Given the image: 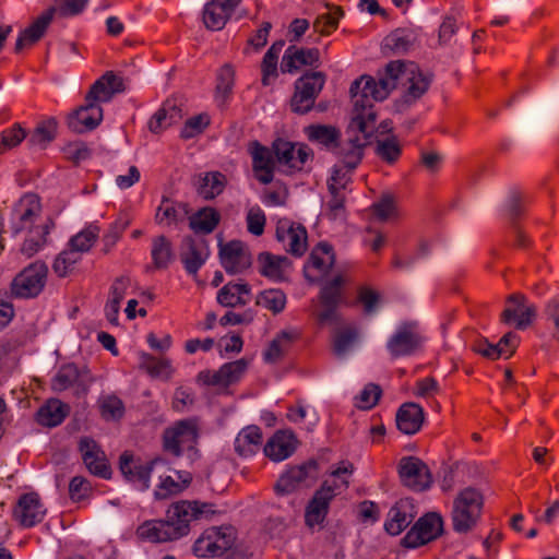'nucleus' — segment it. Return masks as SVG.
<instances>
[{
	"instance_id": "f257e3e1",
	"label": "nucleus",
	"mask_w": 559,
	"mask_h": 559,
	"mask_svg": "<svg viewBox=\"0 0 559 559\" xmlns=\"http://www.w3.org/2000/svg\"><path fill=\"white\" fill-rule=\"evenodd\" d=\"M397 81H401L405 87L402 95L403 102L411 105L427 93L432 76L423 73L414 62L395 60L385 66L383 73H378V80L370 75H362L355 80L349 92L359 96L358 104L367 109L366 115L369 120H372L377 118L373 103L384 100L396 87Z\"/></svg>"
},
{
	"instance_id": "f03ea898",
	"label": "nucleus",
	"mask_w": 559,
	"mask_h": 559,
	"mask_svg": "<svg viewBox=\"0 0 559 559\" xmlns=\"http://www.w3.org/2000/svg\"><path fill=\"white\" fill-rule=\"evenodd\" d=\"M215 514L214 504L200 501L180 500L174 502L163 520H148L136 528V537L143 542L167 543L186 536L190 522L210 519Z\"/></svg>"
},
{
	"instance_id": "7ed1b4c3",
	"label": "nucleus",
	"mask_w": 559,
	"mask_h": 559,
	"mask_svg": "<svg viewBox=\"0 0 559 559\" xmlns=\"http://www.w3.org/2000/svg\"><path fill=\"white\" fill-rule=\"evenodd\" d=\"M43 205L35 193L23 194L12 206L9 227L13 235L26 233L21 253L26 258L35 255L47 243V237L55 228V221L46 217L41 221Z\"/></svg>"
},
{
	"instance_id": "20e7f679",
	"label": "nucleus",
	"mask_w": 559,
	"mask_h": 559,
	"mask_svg": "<svg viewBox=\"0 0 559 559\" xmlns=\"http://www.w3.org/2000/svg\"><path fill=\"white\" fill-rule=\"evenodd\" d=\"M354 109L353 117L347 128L348 138L342 143H337L334 153L341 159L345 167L349 170L355 169L362 159L364 148L369 143V139L373 132L376 118L369 120L364 106L359 103V96L350 93Z\"/></svg>"
},
{
	"instance_id": "39448f33",
	"label": "nucleus",
	"mask_w": 559,
	"mask_h": 559,
	"mask_svg": "<svg viewBox=\"0 0 559 559\" xmlns=\"http://www.w3.org/2000/svg\"><path fill=\"white\" fill-rule=\"evenodd\" d=\"M484 507L481 492L473 487L462 489L453 500L451 521L453 530L466 534L477 525Z\"/></svg>"
},
{
	"instance_id": "423d86ee",
	"label": "nucleus",
	"mask_w": 559,
	"mask_h": 559,
	"mask_svg": "<svg viewBox=\"0 0 559 559\" xmlns=\"http://www.w3.org/2000/svg\"><path fill=\"white\" fill-rule=\"evenodd\" d=\"M201 433L199 417H190L175 421L167 427L162 437L164 451L176 457L182 455L183 450H195Z\"/></svg>"
},
{
	"instance_id": "0eeeda50",
	"label": "nucleus",
	"mask_w": 559,
	"mask_h": 559,
	"mask_svg": "<svg viewBox=\"0 0 559 559\" xmlns=\"http://www.w3.org/2000/svg\"><path fill=\"white\" fill-rule=\"evenodd\" d=\"M48 267L41 261H35L17 273L10 285L14 298L28 299L37 297L47 281Z\"/></svg>"
},
{
	"instance_id": "6e6552de",
	"label": "nucleus",
	"mask_w": 559,
	"mask_h": 559,
	"mask_svg": "<svg viewBox=\"0 0 559 559\" xmlns=\"http://www.w3.org/2000/svg\"><path fill=\"white\" fill-rule=\"evenodd\" d=\"M325 84V74L322 72H307L295 82V91L290 99L294 112L305 115L309 112Z\"/></svg>"
},
{
	"instance_id": "1a4fd4ad",
	"label": "nucleus",
	"mask_w": 559,
	"mask_h": 559,
	"mask_svg": "<svg viewBox=\"0 0 559 559\" xmlns=\"http://www.w3.org/2000/svg\"><path fill=\"white\" fill-rule=\"evenodd\" d=\"M236 540L235 530L230 526L206 528L194 542L193 554L200 558L218 557L229 550Z\"/></svg>"
},
{
	"instance_id": "9d476101",
	"label": "nucleus",
	"mask_w": 559,
	"mask_h": 559,
	"mask_svg": "<svg viewBox=\"0 0 559 559\" xmlns=\"http://www.w3.org/2000/svg\"><path fill=\"white\" fill-rule=\"evenodd\" d=\"M424 336L416 322H404L391 335L386 349L392 359L416 354L423 347Z\"/></svg>"
},
{
	"instance_id": "9b49d317",
	"label": "nucleus",
	"mask_w": 559,
	"mask_h": 559,
	"mask_svg": "<svg viewBox=\"0 0 559 559\" xmlns=\"http://www.w3.org/2000/svg\"><path fill=\"white\" fill-rule=\"evenodd\" d=\"M443 533V519L437 512H428L420 516L414 526L402 538L405 548H417L437 539Z\"/></svg>"
},
{
	"instance_id": "f8f14e48",
	"label": "nucleus",
	"mask_w": 559,
	"mask_h": 559,
	"mask_svg": "<svg viewBox=\"0 0 559 559\" xmlns=\"http://www.w3.org/2000/svg\"><path fill=\"white\" fill-rule=\"evenodd\" d=\"M338 485L335 480H324L317 489L305 509V523L309 528L322 525L330 510L331 501L336 497Z\"/></svg>"
},
{
	"instance_id": "ddd939ff",
	"label": "nucleus",
	"mask_w": 559,
	"mask_h": 559,
	"mask_svg": "<svg viewBox=\"0 0 559 559\" xmlns=\"http://www.w3.org/2000/svg\"><path fill=\"white\" fill-rule=\"evenodd\" d=\"M272 151L278 165L286 167L289 171H301L306 164L313 158L312 150L306 144L297 146L283 139L273 142Z\"/></svg>"
},
{
	"instance_id": "4468645a",
	"label": "nucleus",
	"mask_w": 559,
	"mask_h": 559,
	"mask_svg": "<svg viewBox=\"0 0 559 559\" xmlns=\"http://www.w3.org/2000/svg\"><path fill=\"white\" fill-rule=\"evenodd\" d=\"M166 463V460L159 456L143 463L140 460H135L131 452L124 451L120 455L119 468L129 481L138 483L142 490H146L150 488V477L153 469Z\"/></svg>"
},
{
	"instance_id": "2eb2a0df",
	"label": "nucleus",
	"mask_w": 559,
	"mask_h": 559,
	"mask_svg": "<svg viewBox=\"0 0 559 559\" xmlns=\"http://www.w3.org/2000/svg\"><path fill=\"white\" fill-rule=\"evenodd\" d=\"M399 475L402 484L414 491H424L432 484L429 467L416 456H404L400 460Z\"/></svg>"
},
{
	"instance_id": "dca6fc26",
	"label": "nucleus",
	"mask_w": 559,
	"mask_h": 559,
	"mask_svg": "<svg viewBox=\"0 0 559 559\" xmlns=\"http://www.w3.org/2000/svg\"><path fill=\"white\" fill-rule=\"evenodd\" d=\"M276 239L294 257H302L308 249L306 227L288 218L278 219L276 224Z\"/></svg>"
},
{
	"instance_id": "f3484780",
	"label": "nucleus",
	"mask_w": 559,
	"mask_h": 559,
	"mask_svg": "<svg viewBox=\"0 0 559 559\" xmlns=\"http://www.w3.org/2000/svg\"><path fill=\"white\" fill-rule=\"evenodd\" d=\"M344 283V277L336 275L321 288L319 294L321 309L316 313L319 323L325 324L337 321V308L342 299V286Z\"/></svg>"
},
{
	"instance_id": "a211bd4d",
	"label": "nucleus",
	"mask_w": 559,
	"mask_h": 559,
	"mask_svg": "<svg viewBox=\"0 0 559 559\" xmlns=\"http://www.w3.org/2000/svg\"><path fill=\"white\" fill-rule=\"evenodd\" d=\"M92 382L87 370H81L75 364L62 365L51 380V389L55 392H62L70 388L75 389V393L86 394Z\"/></svg>"
},
{
	"instance_id": "6ab92c4d",
	"label": "nucleus",
	"mask_w": 559,
	"mask_h": 559,
	"mask_svg": "<svg viewBox=\"0 0 559 559\" xmlns=\"http://www.w3.org/2000/svg\"><path fill=\"white\" fill-rule=\"evenodd\" d=\"M248 368L246 359L224 364L218 370H203L198 374V381L204 385L227 388L241 379Z\"/></svg>"
},
{
	"instance_id": "aec40b11",
	"label": "nucleus",
	"mask_w": 559,
	"mask_h": 559,
	"mask_svg": "<svg viewBox=\"0 0 559 559\" xmlns=\"http://www.w3.org/2000/svg\"><path fill=\"white\" fill-rule=\"evenodd\" d=\"M219 259L222 266L229 274L242 273L252 263L248 247L240 240L219 243Z\"/></svg>"
},
{
	"instance_id": "412c9836",
	"label": "nucleus",
	"mask_w": 559,
	"mask_h": 559,
	"mask_svg": "<svg viewBox=\"0 0 559 559\" xmlns=\"http://www.w3.org/2000/svg\"><path fill=\"white\" fill-rule=\"evenodd\" d=\"M45 514L46 509L41 503L39 495L36 492L22 495L13 509V519L22 527L26 528L40 523Z\"/></svg>"
},
{
	"instance_id": "4be33fe9",
	"label": "nucleus",
	"mask_w": 559,
	"mask_h": 559,
	"mask_svg": "<svg viewBox=\"0 0 559 559\" xmlns=\"http://www.w3.org/2000/svg\"><path fill=\"white\" fill-rule=\"evenodd\" d=\"M79 451L86 468L93 475L105 479L110 478L111 468L106 454L94 439L90 437L81 438L79 441Z\"/></svg>"
},
{
	"instance_id": "5701e85b",
	"label": "nucleus",
	"mask_w": 559,
	"mask_h": 559,
	"mask_svg": "<svg viewBox=\"0 0 559 559\" xmlns=\"http://www.w3.org/2000/svg\"><path fill=\"white\" fill-rule=\"evenodd\" d=\"M350 179L341 169H334L332 177L328 181L330 199L325 202V215L330 219L343 217L346 212L345 190Z\"/></svg>"
},
{
	"instance_id": "b1692460",
	"label": "nucleus",
	"mask_w": 559,
	"mask_h": 559,
	"mask_svg": "<svg viewBox=\"0 0 559 559\" xmlns=\"http://www.w3.org/2000/svg\"><path fill=\"white\" fill-rule=\"evenodd\" d=\"M525 296L512 294L507 299V307L501 313V321L504 323L514 322L516 329L524 330L530 326L536 317V307L525 304Z\"/></svg>"
},
{
	"instance_id": "393cba45",
	"label": "nucleus",
	"mask_w": 559,
	"mask_h": 559,
	"mask_svg": "<svg viewBox=\"0 0 559 559\" xmlns=\"http://www.w3.org/2000/svg\"><path fill=\"white\" fill-rule=\"evenodd\" d=\"M418 509L409 498L400 499L389 510L384 523V530L388 534L396 536L401 534L415 520Z\"/></svg>"
},
{
	"instance_id": "a878e982",
	"label": "nucleus",
	"mask_w": 559,
	"mask_h": 559,
	"mask_svg": "<svg viewBox=\"0 0 559 559\" xmlns=\"http://www.w3.org/2000/svg\"><path fill=\"white\" fill-rule=\"evenodd\" d=\"M319 62L320 51L318 48H302L290 45L283 55L281 71L294 74L304 67H318Z\"/></svg>"
},
{
	"instance_id": "bb28decb",
	"label": "nucleus",
	"mask_w": 559,
	"mask_h": 559,
	"mask_svg": "<svg viewBox=\"0 0 559 559\" xmlns=\"http://www.w3.org/2000/svg\"><path fill=\"white\" fill-rule=\"evenodd\" d=\"M318 462L310 460L307 463L290 467L276 483L275 489L282 493L295 491L308 479L316 480L318 477Z\"/></svg>"
},
{
	"instance_id": "cd10ccee",
	"label": "nucleus",
	"mask_w": 559,
	"mask_h": 559,
	"mask_svg": "<svg viewBox=\"0 0 559 559\" xmlns=\"http://www.w3.org/2000/svg\"><path fill=\"white\" fill-rule=\"evenodd\" d=\"M333 264V248L328 243L320 242L311 252L304 267L305 276L308 281L314 283L324 276Z\"/></svg>"
},
{
	"instance_id": "c85d7f7f",
	"label": "nucleus",
	"mask_w": 559,
	"mask_h": 559,
	"mask_svg": "<svg viewBox=\"0 0 559 559\" xmlns=\"http://www.w3.org/2000/svg\"><path fill=\"white\" fill-rule=\"evenodd\" d=\"M103 120V108L94 102H85L68 118L69 128L75 133L95 129Z\"/></svg>"
},
{
	"instance_id": "c756f323",
	"label": "nucleus",
	"mask_w": 559,
	"mask_h": 559,
	"mask_svg": "<svg viewBox=\"0 0 559 559\" xmlns=\"http://www.w3.org/2000/svg\"><path fill=\"white\" fill-rule=\"evenodd\" d=\"M209 255L210 249L205 240H195L192 237L185 238L180 252V260L188 274L197 275Z\"/></svg>"
},
{
	"instance_id": "7c9ffc66",
	"label": "nucleus",
	"mask_w": 559,
	"mask_h": 559,
	"mask_svg": "<svg viewBox=\"0 0 559 559\" xmlns=\"http://www.w3.org/2000/svg\"><path fill=\"white\" fill-rule=\"evenodd\" d=\"M123 90L122 79L112 71H107L90 87L85 95V102H94L100 105V103L109 102L116 93H120Z\"/></svg>"
},
{
	"instance_id": "2f4dec72",
	"label": "nucleus",
	"mask_w": 559,
	"mask_h": 559,
	"mask_svg": "<svg viewBox=\"0 0 559 559\" xmlns=\"http://www.w3.org/2000/svg\"><path fill=\"white\" fill-rule=\"evenodd\" d=\"M240 0H212L203 11V21L205 26L212 31L222 29Z\"/></svg>"
},
{
	"instance_id": "473e14b6",
	"label": "nucleus",
	"mask_w": 559,
	"mask_h": 559,
	"mask_svg": "<svg viewBox=\"0 0 559 559\" xmlns=\"http://www.w3.org/2000/svg\"><path fill=\"white\" fill-rule=\"evenodd\" d=\"M190 213V206L185 202H177L167 197H163L156 209L154 221L163 227L177 226L183 222L185 216Z\"/></svg>"
},
{
	"instance_id": "72a5a7b5",
	"label": "nucleus",
	"mask_w": 559,
	"mask_h": 559,
	"mask_svg": "<svg viewBox=\"0 0 559 559\" xmlns=\"http://www.w3.org/2000/svg\"><path fill=\"white\" fill-rule=\"evenodd\" d=\"M252 168L255 178L263 185L273 180L275 163L272 152L258 141L251 143Z\"/></svg>"
},
{
	"instance_id": "f704fd0d",
	"label": "nucleus",
	"mask_w": 559,
	"mask_h": 559,
	"mask_svg": "<svg viewBox=\"0 0 559 559\" xmlns=\"http://www.w3.org/2000/svg\"><path fill=\"white\" fill-rule=\"evenodd\" d=\"M396 427L405 435H415L418 432L425 420L423 407L413 402L404 403L396 412Z\"/></svg>"
},
{
	"instance_id": "c9c22d12",
	"label": "nucleus",
	"mask_w": 559,
	"mask_h": 559,
	"mask_svg": "<svg viewBox=\"0 0 559 559\" xmlns=\"http://www.w3.org/2000/svg\"><path fill=\"white\" fill-rule=\"evenodd\" d=\"M55 11V8L48 9L20 34L14 47L16 53L33 46L44 36L53 19Z\"/></svg>"
},
{
	"instance_id": "e433bc0d",
	"label": "nucleus",
	"mask_w": 559,
	"mask_h": 559,
	"mask_svg": "<svg viewBox=\"0 0 559 559\" xmlns=\"http://www.w3.org/2000/svg\"><path fill=\"white\" fill-rule=\"evenodd\" d=\"M251 300V287L245 282H229L217 293V302L223 307H243Z\"/></svg>"
},
{
	"instance_id": "4c0bfd02",
	"label": "nucleus",
	"mask_w": 559,
	"mask_h": 559,
	"mask_svg": "<svg viewBox=\"0 0 559 559\" xmlns=\"http://www.w3.org/2000/svg\"><path fill=\"white\" fill-rule=\"evenodd\" d=\"M176 479L171 475L160 476L154 497L156 500H165L171 496L181 493L192 483V474L188 471H175Z\"/></svg>"
},
{
	"instance_id": "58836bf2",
	"label": "nucleus",
	"mask_w": 559,
	"mask_h": 559,
	"mask_svg": "<svg viewBox=\"0 0 559 559\" xmlns=\"http://www.w3.org/2000/svg\"><path fill=\"white\" fill-rule=\"evenodd\" d=\"M262 441L261 428L254 425L247 426L235 438L234 449L240 457H250L260 451Z\"/></svg>"
},
{
	"instance_id": "ea45409f",
	"label": "nucleus",
	"mask_w": 559,
	"mask_h": 559,
	"mask_svg": "<svg viewBox=\"0 0 559 559\" xmlns=\"http://www.w3.org/2000/svg\"><path fill=\"white\" fill-rule=\"evenodd\" d=\"M295 449V438L293 433L277 431L267 440L263 452L270 460L280 462L290 456Z\"/></svg>"
},
{
	"instance_id": "a19ab883",
	"label": "nucleus",
	"mask_w": 559,
	"mask_h": 559,
	"mask_svg": "<svg viewBox=\"0 0 559 559\" xmlns=\"http://www.w3.org/2000/svg\"><path fill=\"white\" fill-rule=\"evenodd\" d=\"M188 219L189 228L195 235H209L217 228L222 216L216 209L212 206H204L189 215Z\"/></svg>"
},
{
	"instance_id": "79ce46f5",
	"label": "nucleus",
	"mask_w": 559,
	"mask_h": 559,
	"mask_svg": "<svg viewBox=\"0 0 559 559\" xmlns=\"http://www.w3.org/2000/svg\"><path fill=\"white\" fill-rule=\"evenodd\" d=\"M299 338L296 331H282L269 344L263 358L269 364L278 362L290 350L293 344Z\"/></svg>"
},
{
	"instance_id": "37998d69",
	"label": "nucleus",
	"mask_w": 559,
	"mask_h": 559,
	"mask_svg": "<svg viewBox=\"0 0 559 559\" xmlns=\"http://www.w3.org/2000/svg\"><path fill=\"white\" fill-rule=\"evenodd\" d=\"M151 258L155 270H166L175 260L173 242L165 235L152 238Z\"/></svg>"
},
{
	"instance_id": "c03bdc74",
	"label": "nucleus",
	"mask_w": 559,
	"mask_h": 559,
	"mask_svg": "<svg viewBox=\"0 0 559 559\" xmlns=\"http://www.w3.org/2000/svg\"><path fill=\"white\" fill-rule=\"evenodd\" d=\"M69 413V406L61 401L50 399L36 413V420L45 427L59 426Z\"/></svg>"
},
{
	"instance_id": "a18cd8bd",
	"label": "nucleus",
	"mask_w": 559,
	"mask_h": 559,
	"mask_svg": "<svg viewBox=\"0 0 559 559\" xmlns=\"http://www.w3.org/2000/svg\"><path fill=\"white\" fill-rule=\"evenodd\" d=\"M227 183L226 176L219 171H209L198 177L197 191L205 200L219 195Z\"/></svg>"
},
{
	"instance_id": "49530a36",
	"label": "nucleus",
	"mask_w": 559,
	"mask_h": 559,
	"mask_svg": "<svg viewBox=\"0 0 559 559\" xmlns=\"http://www.w3.org/2000/svg\"><path fill=\"white\" fill-rule=\"evenodd\" d=\"M258 264L261 275L274 281H281L284 278V270L289 265V260L284 255L261 252L258 257Z\"/></svg>"
},
{
	"instance_id": "de8ad7c7",
	"label": "nucleus",
	"mask_w": 559,
	"mask_h": 559,
	"mask_svg": "<svg viewBox=\"0 0 559 559\" xmlns=\"http://www.w3.org/2000/svg\"><path fill=\"white\" fill-rule=\"evenodd\" d=\"M305 132L309 141L333 151L337 146L341 136L338 129L325 124H311L305 129Z\"/></svg>"
},
{
	"instance_id": "09e8293b",
	"label": "nucleus",
	"mask_w": 559,
	"mask_h": 559,
	"mask_svg": "<svg viewBox=\"0 0 559 559\" xmlns=\"http://www.w3.org/2000/svg\"><path fill=\"white\" fill-rule=\"evenodd\" d=\"M141 368L144 369L152 378L169 380L174 373L170 359L166 357H155L151 354L143 353L141 355Z\"/></svg>"
},
{
	"instance_id": "8fccbe9b",
	"label": "nucleus",
	"mask_w": 559,
	"mask_h": 559,
	"mask_svg": "<svg viewBox=\"0 0 559 559\" xmlns=\"http://www.w3.org/2000/svg\"><path fill=\"white\" fill-rule=\"evenodd\" d=\"M285 46L283 39L276 40L265 52L261 62L262 79L261 82L264 86L270 85L271 80L277 78V63L278 56Z\"/></svg>"
},
{
	"instance_id": "3c124183",
	"label": "nucleus",
	"mask_w": 559,
	"mask_h": 559,
	"mask_svg": "<svg viewBox=\"0 0 559 559\" xmlns=\"http://www.w3.org/2000/svg\"><path fill=\"white\" fill-rule=\"evenodd\" d=\"M177 118H180V109L166 102L150 119L148 129L153 133H159L171 126Z\"/></svg>"
},
{
	"instance_id": "603ef678",
	"label": "nucleus",
	"mask_w": 559,
	"mask_h": 559,
	"mask_svg": "<svg viewBox=\"0 0 559 559\" xmlns=\"http://www.w3.org/2000/svg\"><path fill=\"white\" fill-rule=\"evenodd\" d=\"M57 134V121L55 118H49L37 123L36 128L28 136V144L39 148L52 142Z\"/></svg>"
},
{
	"instance_id": "864d4df0",
	"label": "nucleus",
	"mask_w": 559,
	"mask_h": 559,
	"mask_svg": "<svg viewBox=\"0 0 559 559\" xmlns=\"http://www.w3.org/2000/svg\"><path fill=\"white\" fill-rule=\"evenodd\" d=\"M287 298L282 289L270 288L260 292L255 297V305L260 306L272 314H280L286 307Z\"/></svg>"
},
{
	"instance_id": "5fc2aeb1",
	"label": "nucleus",
	"mask_w": 559,
	"mask_h": 559,
	"mask_svg": "<svg viewBox=\"0 0 559 559\" xmlns=\"http://www.w3.org/2000/svg\"><path fill=\"white\" fill-rule=\"evenodd\" d=\"M374 153L382 162L393 165L402 155V144L395 135L378 139Z\"/></svg>"
},
{
	"instance_id": "6e6d98bb",
	"label": "nucleus",
	"mask_w": 559,
	"mask_h": 559,
	"mask_svg": "<svg viewBox=\"0 0 559 559\" xmlns=\"http://www.w3.org/2000/svg\"><path fill=\"white\" fill-rule=\"evenodd\" d=\"M333 11L320 14L313 21L312 27L314 33L321 36L331 35L337 27L344 11L341 7H333Z\"/></svg>"
},
{
	"instance_id": "4d7b16f0",
	"label": "nucleus",
	"mask_w": 559,
	"mask_h": 559,
	"mask_svg": "<svg viewBox=\"0 0 559 559\" xmlns=\"http://www.w3.org/2000/svg\"><path fill=\"white\" fill-rule=\"evenodd\" d=\"M98 407L102 418L107 421L121 419L126 411L122 400L115 394L100 396Z\"/></svg>"
},
{
	"instance_id": "13d9d810",
	"label": "nucleus",
	"mask_w": 559,
	"mask_h": 559,
	"mask_svg": "<svg viewBox=\"0 0 559 559\" xmlns=\"http://www.w3.org/2000/svg\"><path fill=\"white\" fill-rule=\"evenodd\" d=\"M358 336V331L354 325H344L335 331L333 338V352L336 356H344Z\"/></svg>"
},
{
	"instance_id": "bf43d9fd",
	"label": "nucleus",
	"mask_w": 559,
	"mask_h": 559,
	"mask_svg": "<svg viewBox=\"0 0 559 559\" xmlns=\"http://www.w3.org/2000/svg\"><path fill=\"white\" fill-rule=\"evenodd\" d=\"M81 255L68 247L58 254L52 264L53 272L59 277L68 276L73 270L74 265L81 260Z\"/></svg>"
},
{
	"instance_id": "052dcab7",
	"label": "nucleus",
	"mask_w": 559,
	"mask_h": 559,
	"mask_svg": "<svg viewBox=\"0 0 559 559\" xmlns=\"http://www.w3.org/2000/svg\"><path fill=\"white\" fill-rule=\"evenodd\" d=\"M415 35L407 29H396L386 38V46L395 53H403L409 50L415 43Z\"/></svg>"
},
{
	"instance_id": "680f3d73",
	"label": "nucleus",
	"mask_w": 559,
	"mask_h": 559,
	"mask_svg": "<svg viewBox=\"0 0 559 559\" xmlns=\"http://www.w3.org/2000/svg\"><path fill=\"white\" fill-rule=\"evenodd\" d=\"M97 237V228H87L73 236L70 239L68 247L72 250H75V252L82 257V253L88 251L93 247Z\"/></svg>"
},
{
	"instance_id": "e2e57ef3",
	"label": "nucleus",
	"mask_w": 559,
	"mask_h": 559,
	"mask_svg": "<svg viewBox=\"0 0 559 559\" xmlns=\"http://www.w3.org/2000/svg\"><path fill=\"white\" fill-rule=\"evenodd\" d=\"M26 138V131L19 123L3 130L0 134V154L16 147Z\"/></svg>"
},
{
	"instance_id": "0e129e2a",
	"label": "nucleus",
	"mask_w": 559,
	"mask_h": 559,
	"mask_svg": "<svg viewBox=\"0 0 559 559\" xmlns=\"http://www.w3.org/2000/svg\"><path fill=\"white\" fill-rule=\"evenodd\" d=\"M235 82V70L230 64H224L217 75L216 93L226 99L234 86Z\"/></svg>"
},
{
	"instance_id": "69168bd1",
	"label": "nucleus",
	"mask_w": 559,
	"mask_h": 559,
	"mask_svg": "<svg viewBox=\"0 0 559 559\" xmlns=\"http://www.w3.org/2000/svg\"><path fill=\"white\" fill-rule=\"evenodd\" d=\"M382 394V390L378 384H367L360 394L356 397V406L360 409H370L377 405Z\"/></svg>"
},
{
	"instance_id": "338daca9",
	"label": "nucleus",
	"mask_w": 559,
	"mask_h": 559,
	"mask_svg": "<svg viewBox=\"0 0 559 559\" xmlns=\"http://www.w3.org/2000/svg\"><path fill=\"white\" fill-rule=\"evenodd\" d=\"M247 229L254 236H261L264 233L266 217L260 206L255 205L249 209L247 213Z\"/></svg>"
},
{
	"instance_id": "774afa93",
	"label": "nucleus",
	"mask_w": 559,
	"mask_h": 559,
	"mask_svg": "<svg viewBox=\"0 0 559 559\" xmlns=\"http://www.w3.org/2000/svg\"><path fill=\"white\" fill-rule=\"evenodd\" d=\"M544 314L548 322L551 323V337L559 343V295L550 298L545 307Z\"/></svg>"
}]
</instances>
